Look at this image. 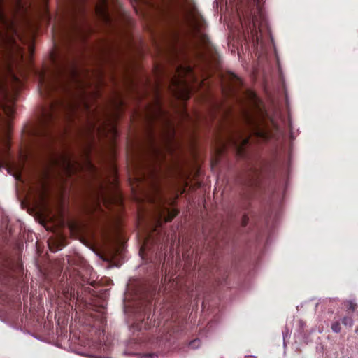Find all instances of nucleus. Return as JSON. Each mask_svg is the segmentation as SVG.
Listing matches in <instances>:
<instances>
[{"label": "nucleus", "mask_w": 358, "mask_h": 358, "mask_svg": "<svg viewBox=\"0 0 358 358\" xmlns=\"http://www.w3.org/2000/svg\"><path fill=\"white\" fill-rule=\"evenodd\" d=\"M187 23L192 31L206 44L207 38L201 31L203 26V20L201 17L196 12L192 11L187 17Z\"/></svg>", "instance_id": "nucleus-1"}, {"label": "nucleus", "mask_w": 358, "mask_h": 358, "mask_svg": "<svg viewBox=\"0 0 358 358\" xmlns=\"http://www.w3.org/2000/svg\"><path fill=\"white\" fill-rule=\"evenodd\" d=\"M177 215V211L175 209H168L162 213L160 217L164 219L165 222L171 220Z\"/></svg>", "instance_id": "nucleus-5"}, {"label": "nucleus", "mask_w": 358, "mask_h": 358, "mask_svg": "<svg viewBox=\"0 0 358 358\" xmlns=\"http://www.w3.org/2000/svg\"><path fill=\"white\" fill-rule=\"evenodd\" d=\"M0 25L3 27L4 28L8 27L10 24L6 19L3 13L0 9ZM0 40L1 41H8V43H12V40L10 38L7 36L3 31L0 29Z\"/></svg>", "instance_id": "nucleus-3"}, {"label": "nucleus", "mask_w": 358, "mask_h": 358, "mask_svg": "<svg viewBox=\"0 0 358 358\" xmlns=\"http://www.w3.org/2000/svg\"><path fill=\"white\" fill-rule=\"evenodd\" d=\"M141 358H158V356L155 354H151V355H146L143 357H141Z\"/></svg>", "instance_id": "nucleus-11"}, {"label": "nucleus", "mask_w": 358, "mask_h": 358, "mask_svg": "<svg viewBox=\"0 0 358 358\" xmlns=\"http://www.w3.org/2000/svg\"><path fill=\"white\" fill-rule=\"evenodd\" d=\"M96 10L98 15L107 20L108 17L106 12V0H101V4L96 6Z\"/></svg>", "instance_id": "nucleus-4"}, {"label": "nucleus", "mask_w": 358, "mask_h": 358, "mask_svg": "<svg viewBox=\"0 0 358 358\" xmlns=\"http://www.w3.org/2000/svg\"><path fill=\"white\" fill-rule=\"evenodd\" d=\"M63 160H64V164H63L64 167L67 171H71L72 164H71V162L70 159H69L68 158L64 157Z\"/></svg>", "instance_id": "nucleus-7"}, {"label": "nucleus", "mask_w": 358, "mask_h": 358, "mask_svg": "<svg viewBox=\"0 0 358 358\" xmlns=\"http://www.w3.org/2000/svg\"><path fill=\"white\" fill-rule=\"evenodd\" d=\"M331 329L336 333L339 332L341 330V327H340L339 323L336 322V323L333 324L331 326Z\"/></svg>", "instance_id": "nucleus-8"}, {"label": "nucleus", "mask_w": 358, "mask_h": 358, "mask_svg": "<svg viewBox=\"0 0 358 358\" xmlns=\"http://www.w3.org/2000/svg\"><path fill=\"white\" fill-rule=\"evenodd\" d=\"M139 358H141V357H139Z\"/></svg>", "instance_id": "nucleus-17"}, {"label": "nucleus", "mask_w": 358, "mask_h": 358, "mask_svg": "<svg viewBox=\"0 0 358 358\" xmlns=\"http://www.w3.org/2000/svg\"><path fill=\"white\" fill-rule=\"evenodd\" d=\"M247 143H248V139L244 138V139H243V141H242V143H242V145H245V144H246Z\"/></svg>", "instance_id": "nucleus-14"}, {"label": "nucleus", "mask_w": 358, "mask_h": 358, "mask_svg": "<svg viewBox=\"0 0 358 358\" xmlns=\"http://www.w3.org/2000/svg\"><path fill=\"white\" fill-rule=\"evenodd\" d=\"M249 97L250 99H251V101H252L253 102L256 103L257 102V97H256V95L255 93L250 92L249 93Z\"/></svg>", "instance_id": "nucleus-10"}, {"label": "nucleus", "mask_w": 358, "mask_h": 358, "mask_svg": "<svg viewBox=\"0 0 358 358\" xmlns=\"http://www.w3.org/2000/svg\"><path fill=\"white\" fill-rule=\"evenodd\" d=\"M254 1L256 3L257 8L259 9L260 0H254Z\"/></svg>", "instance_id": "nucleus-13"}, {"label": "nucleus", "mask_w": 358, "mask_h": 358, "mask_svg": "<svg viewBox=\"0 0 358 358\" xmlns=\"http://www.w3.org/2000/svg\"><path fill=\"white\" fill-rule=\"evenodd\" d=\"M178 78L176 79L175 84L176 85H182L184 86H186V81L182 80V76L189 75L192 73V68L189 66H180L178 68Z\"/></svg>", "instance_id": "nucleus-2"}, {"label": "nucleus", "mask_w": 358, "mask_h": 358, "mask_svg": "<svg viewBox=\"0 0 358 358\" xmlns=\"http://www.w3.org/2000/svg\"><path fill=\"white\" fill-rule=\"evenodd\" d=\"M345 325L346 324H349V325H352V320L351 319H344L343 320V322Z\"/></svg>", "instance_id": "nucleus-12"}, {"label": "nucleus", "mask_w": 358, "mask_h": 358, "mask_svg": "<svg viewBox=\"0 0 358 358\" xmlns=\"http://www.w3.org/2000/svg\"><path fill=\"white\" fill-rule=\"evenodd\" d=\"M1 108L4 113L10 116L14 113V104L12 101H8L1 106Z\"/></svg>", "instance_id": "nucleus-6"}, {"label": "nucleus", "mask_w": 358, "mask_h": 358, "mask_svg": "<svg viewBox=\"0 0 358 358\" xmlns=\"http://www.w3.org/2000/svg\"><path fill=\"white\" fill-rule=\"evenodd\" d=\"M199 343H200L199 340H194V341H192L189 343V345H190L191 348H196L198 347V345H199Z\"/></svg>", "instance_id": "nucleus-9"}, {"label": "nucleus", "mask_w": 358, "mask_h": 358, "mask_svg": "<svg viewBox=\"0 0 358 358\" xmlns=\"http://www.w3.org/2000/svg\"><path fill=\"white\" fill-rule=\"evenodd\" d=\"M233 143L235 144V145L238 144V143L236 141H233Z\"/></svg>", "instance_id": "nucleus-16"}, {"label": "nucleus", "mask_w": 358, "mask_h": 358, "mask_svg": "<svg viewBox=\"0 0 358 358\" xmlns=\"http://www.w3.org/2000/svg\"><path fill=\"white\" fill-rule=\"evenodd\" d=\"M258 135H259L260 136L264 137V138L265 137V134H264V133H261V132H259V133L258 134Z\"/></svg>", "instance_id": "nucleus-15"}]
</instances>
